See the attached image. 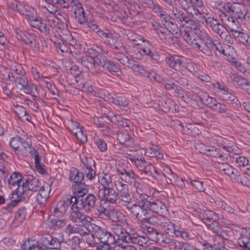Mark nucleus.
Segmentation results:
<instances>
[{
	"mask_svg": "<svg viewBox=\"0 0 250 250\" xmlns=\"http://www.w3.org/2000/svg\"><path fill=\"white\" fill-rule=\"evenodd\" d=\"M185 28V33L184 35L185 40L193 47L202 50L205 49H214L217 47L213 44L212 41L205 33H203L200 37L195 38L194 34H199L202 32L198 29V25L192 20L187 17L182 24Z\"/></svg>",
	"mask_w": 250,
	"mask_h": 250,
	"instance_id": "1",
	"label": "nucleus"
},
{
	"mask_svg": "<svg viewBox=\"0 0 250 250\" xmlns=\"http://www.w3.org/2000/svg\"><path fill=\"white\" fill-rule=\"evenodd\" d=\"M136 202L129 207V209L138 219L143 222L152 223L151 213L147 210L149 202L147 196L145 194H140L136 196Z\"/></svg>",
	"mask_w": 250,
	"mask_h": 250,
	"instance_id": "2",
	"label": "nucleus"
},
{
	"mask_svg": "<svg viewBox=\"0 0 250 250\" xmlns=\"http://www.w3.org/2000/svg\"><path fill=\"white\" fill-rule=\"evenodd\" d=\"M16 9L21 15L26 17L32 26L38 29L43 33L49 32L48 28L42 23L41 19L37 16L36 11L33 8L28 5L19 3L16 5Z\"/></svg>",
	"mask_w": 250,
	"mask_h": 250,
	"instance_id": "3",
	"label": "nucleus"
},
{
	"mask_svg": "<svg viewBox=\"0 0 250 250\" xmlns=\"http://www.w3.org/2000/svg\"><path fill=\"white\" fill-rule=\"evenodd\" d=\"M48 11L49 12L46 13L44 16L45 21L47 23L48 25L42 22V23L49 29V26L61 29L62 26V24L66 21L65 18L60 13L56 7H53V10H50L48 9ZM49 33V32L47 34Z\"/></svg>",
	"mask_w": 250,
	"mask_h": 250,
	"instance_id": "4",
	"label": "nucleus"
},
{
	"mask_svg": "<svg viewBox=\"0 0 250 250\" xmlns=\"http://www.w3.org/2000/svg\"><path fill=\"white\" fill-rule=\"evenodd\" d=\"M95 197L91 194L86 197H71V202L73 203L74 209L79 208L80 209H84L85 211L89 210L93 208L95 203Z\"/></svg>",
	"mask_w": 250,
	"mask_h": 250,
	"instance_id": "5",
	"label": "nucleus"
},
{
	"mask_svg": "<svg viewBox=\"0 0 250 250\" xmlns=\"http://www.w3.org/2000/svg\"><path fill=\"white\" fill-rule=\"evenodd\" d=\"M72 211L70 214V218L73 222H74L76 225L83 226L86 230L89 229V227L92 225H91V222L92 219L89 216L85 215L82 213L79 208L74 209V206L71 207Z\"/></svg>",
	"mask_w": 250,
	"mask_h": 250,
	"instance_id": "6",
	"label": "nucleus"
},
{
	"mask_svg": "<svg viewBox=\"0 0 250 250\" xmlns=\"http://www.w3.org/2000/svg\"><path fill=\"white\" fill-rule=\"evenodd\" d=\"M164 229L167 234L172 236L181 237L184 240L191 238V236L188 231L172 222L165 223L164 225Z\"/></svg>",
	"mask_w": 250,
	"mask_h": 250,
	"instance_id": "7",
	"label": "nucleus"
},
{
	"mask_svg": "<svg viewBox=\"0 0 250 250\" xmlns=\"http://www.w3.org/2000/svg\"><path fill=\"white\" fill-rule=\"evenodd\" d=\"M244 8L243 7H242ZM244 9V8H243ZM226 12H232L236 18L239 19H243L245 18L247 13L245 9L236 8L235 7L232 8L230 6V3L225 4L224 3L220 2V20L224 23L223 18H226L227 20L229 19L227 15L225 14Z\"/></svg>",
	"mask_w": 250,
	"mask_h": 250,
	"instance_id": "8",
	"label": "nucleus"
},
{
	"mask_svg": "<svg viewBox=\"0 0 250 250\" xmlns=\"http://www.w3.org/2000/svg\"><path fill=\"white\" fill-rule=\"evenodd\" d=\"M221 69L225 73L229 75L230 81L235 85L242 87L244 84L250 85V81L246 80L244 77L237 75L231 68L226 67V65H221Z\"/></svg>",
	"mask_w": 250,
	"mask_h": 250,
	"instance_id": "9",
	"label": "nucleus"
},
{
	"mask_svg": "<svg viewBox=\"0 0 250 250\" xmlns=\"http://www.w3.org/2000/svg\"><path fill=\"white\" fill-rule=\"evenodd\" d=\"M233 143L228 139L220 136V159L228 160L231 158L230 152L233 150Z\"/></svg>",
	"mask_w": 250,
	"mask_h": 250,
	"instance_id": "10",
	"label": "nucleus"
},
{
	"mask_svg": "<svg viewBox=\"0 0 250 250\" xmlns=\"http://www.w3.org/2000/svg\"><path fill=\"white\" fill-rule=\"evenodd\" d=\"M116 58L118 61L125 65L131 68L134 72H138L142 75L146 74L147 72L144 68L138 63H135L133 60L129 59L127 56L122 54H116Z\"/></svg>",
	"mask_w": 250,
	"mask_h": 250,
	"instance_id": "11",
	"label": "nucleus"
},
{
	"mask_svg": "<svg viewBox=\"0 0 250 250\" xmlns=\"http://www.w3.org/2000/svg\"><path fill=\"white\" fill-rule=\"evenodd\" d=\"M92 229L94 230V235L101 243H113L114 237L106 230L102 229L100 227L93 225Z\"/></svg>",
	"mask_w": 250,
	"mask_h": 250,
	"instance_id": "12",
	"label": "nucleus"
},
{
	"mask_svg": "<svg viewBox=\"0 0 250 250\" xmlns=\"http://www.w3.org/2000/svg\"><path fill=\"white\" fill-rule=\"evenodd\" d=\"M31 146V140L29 139H27L26 141L24 142L22 141L21 143V145H20L19 147L17 148L15 153L18 156H25L30 154L34 157L36 155V153H38V152L35 149L32 148Z\"/></svg>",
	"mask_w": 250,
	"mask_h": 250,
	"instance_id": "13",
	"label": "nucleus"
},
{
	"mask_svg": "<svg viewBox=\"0 0 250 250\" xmlns=\"http://www.w3.org/2000/svg\"><path fill=\"white\" fill-rule=\"evenodd\" d=\"M102 212L113 222H120L123 224L126 223L125 218L123 213L110 207L103 208Z\"/></svg>",
	"mask_w": 250,
	"mask_h": 250,
	"instance_id": "14",
	"label": "nucleus"
},
{
	"mask_svg": "<svg viewBox=\"0 0 250 250\" xmlns=\"http://www.w3.org/2000/svg\"><path fill=\"white\" fill-rule=\"evenodd\" d=\"M99 196L102 200H104L110 203H115L118 200L117 194L113 188H110L101 189Z\"/></svg>",
	"mask_w": 250,
	"mask_h": 250,
	"instance_id": "15",
	"label": "nucleus"
},
{
	"mask_svg": "<svg viewBox=\"0 0 250 250\" xmlns=\"http://www.w3.org/2000/svg\"><path fill=\"white\" fill-rule=\"evenodd\" d=\"M166 62L171 67L176 70H180L185 67V58L178 55H171L166 58Z\"/></svg>",
	"mask_w": 250,
	"mask_h": 250,
	"instance_id": "16",
	"label": "nucleus"
},
{
	"mask_svg": "<svg viewBox=\"0 0 250 250\" xmlns=\"http://www.w3.org/2000/svg\"><path fill=\"white\" fill-rule=\"evenodd\" d=\"M229 43L220 42V53L223 55V58L229 62L235 59V50Z\"/></svg>",
	"mask_w": 250,
	"mask_h": 250,
	"instance_id": "17",
	"label": "nucleus"
},
{
	"mask_svg": "<svg viewBox=\"0 0 250 250\" xmlns=\"http://www.w3.org/2000/svg\"><path fill=\"white\" fill-rule=\"evenodd\" d=\"M50 186L45 184L42 186L37 195V204L40 207H43L47 199L49 196L50 192Z\"/></svg>",
	"mask_w": 250,
	"mask_h": 250,
	"instance_id": "18",
	"label": "nucleus"
},
{
	"mask_svg": "<svg viewBox=\"0 0 250 250\" xmlns=\"http://www.w3.org/2000/svg\"><path fill=\"white\" fill-rule=\"evenodd\" d=\"M71 204L72 206L73 204L71 202V198L70 199H67L58 202L54 209L55 216L57 217L62 216L67 212Z\"/></svg>",
	"mask_w": 250,
	"mask_h": 250,
	"instance_id": "19",
	"label": "nucleus"
},
{
	"mask_svg": "<svg viewBox=\"0 0 250 250\" xmlns=\"http://www.w3.org/2000/svg\"><path fill=\"white\" fill-rule=\"evenodd\" d=\"M5 182L8 183L11 188L16 186L23 187L25 182V179H23L22 175L19 172H13L8 178L5 179Z\"/></svg>",
	"mask_w": 250,
	"mask_h": 250,
	"instance_id": "20",
	"label": "nucleus"
},
{
	"mask_svg": "<svg viewBox=\"0 0 250 250\" xmlns=\"http://www.w3.org/2000/svg\"><path fill=\"white\" fill-rule=\"evenodd\" d=\"M99 64L115 76H119L121 74V72L114 63L105 58H103L102 60L99 61Z\"/></svg>",
	"mask_w": 250,
	"mask_h": 250,
	"instance_id": "21",
	"label": "nucleus"
},
{
	"mask_svg": "<svg viewBox=\"0 0 250 250\" xmlns=\"http://www.w3.org/2000/svg\"><path fill=\"white\" fill-rule=\"evenodd\" d=\"M41 243L43 246L49 249H58L61 246V242L57 238H52L50 236L43 237Z\"/></svg>",
	"mask_w": 250,
	"mask_h": 250,
	"instance_id": "22",
	"label": "nucleus"
},
{
	"mask_svg": "<svg viewBox=\"0 0 250 250\" xmlns=\"http://www.w3.org/2000/svg\"><path fill=\"white\" fill-rule=\"evenodd\" d=\"M98 36L103 38L104 41L114 46L116 48L118 47L115 45L117 43V39L118 38V36L116 34H112L111 33L108 32H104L102 30H98L97 32Z\"/></svg>",
	"mask_w": 250,
	"mask_h": 250,
	"instance_id": "23",
	"label": "nucleus"
},
{
	"mask_svg": "<svg viewBox=\"0 0 250 250\" xmlns=\"http://www.w3.org/2000/svg\"><path fill=\"white\" fill-rule=\"evenodd\" d=\"M149 202L148 208L153 212L163 215L167 211L166 207L161 201L155 200L152 202Z\"/></svg>",
	"mask_w": 250,
	"mask_h": 250,
	"instance_id": "24",
	"label": "nucleus"
},
{
	"mask_svg": "<svg viewBox=\"0 0 250 250\" xmlns=\"http://www.w3.org/2000/svg\"><path fill=\"white\" fill-rule=\"evenodd\" d=\"M140 45L141 46V49L146 55L150 56L153 60H157L159 59L158 54L154 51L153 47L148 41L144 40L142 44Z\"/></svg>",
	"mask_w": 250,
	"mask_h": 250,
	"instance_id": "25",
	"label": "nucleus"
},
{
	"mask_svg": "<svg viewBox=\"0 0 250 250\" xmlns=\"http://www.w3.org/2000/svg\"><path fill=\"white\" fill-rule=\"evenodd\" d=\"M26 93L30 94L36 99H38L41 96L45 95V91L41 86H37L34 84L30 83L25 91Z\"/></svg>",
	"mask_w": 250,
	"mask_h": 250,
	"instance_id": "26",
	"label": "nucleus"
},
{
	"mask_svg": "<svg viewBox=\"0 0 250 250\" xmlns=\"http://www.w3.org/2000/svg\"><path fill=\"white\" fill-rule=\"evenodd\" d=\"M171 250H189L190 246L186 242L172 239L167 243Z\"/></svg>",
	"mask_w": 250,
	"mask_h": 250,
	"instance_id": "27",
	"label": "nucleus"
},
{
	"mask_svg": "<svg viewBox=\"0 0 250 250\" xmlns=\"http://www.w3.org/2000/svg\"><path fill=\"white\" fill-rule=\"evenodd\" d=\"M118 175L120 176L121 178L126 182L127 183H130L131 184H134L136 186V182L139 179L138 176L135 175L134 173L131 171H125L124 172H118Z\"/></svg>",
	"mask_w": 250,
	"mask_h": 250,
	"instance_id": "28",
	"label": "nucleus"
},
{
	"mask_svg": "<svg viewBox=\"0 0 250 250\" xmlns=\"http://www.w3.org/2000/svg\"><path fill=\"white\" fill-rule=\"evenodd\" d=\"M41 185L39 180L37 179H34L31 181H28L25 179V182L23 185V188L26 193L27 195L30 190L37 191Z\"/></svg>",
	"mask_w": 250,
	"mask_h": 250,
	"instance_id": "29",
	"label": "nucleus"
},
{
	"mask_svg": "<svg viewBox=\"0 0 250 250\" xmlns=\"http://www.w3.org/2000/svg\"><path fill=\"white\" fill-rule=\"evenodd\" d=\"M235 99V96L229 91L228 87L220 85V100L229 102L234 101Z\"/></svg>",
	"mask_w": 250,
	"mask_h": 250,
	"instance_id": "30",
	"label": "nucleus"
},
{
	"mask_svg": "<svg viewBox=\"0 0 250 250\" xmlns=\"http://www.w3.org/2000/svg\"><path fill=\"white\" fill-rule=\"evenodd\" d=\"M23 188V187L20 186V187H17L15 191L11 194L10 199L12 203H17L27 195Z\"/></svg>",
	"mask_w": 250,
	"mask_h": 250,
	"instance_id": "31",
	"label": "nucleus"
},
{
	"mask_svg": "<svg viewBox=\"0 0 250 250\" xmlns=\"http://www.w3.org/2000/svg\"><path fill=\"white\" fill-rule=\"evenodd\" d=\"M23 250H43L38 241L35 239H27L22 246Z\"/></svg>",
	"mask_w": 250,
	"mask_h": 250,
	"instance_id": "32",
	"label": "nucleus"
},
{
	"mask_svg": "<svg viewBox=\"0 0 250 250\" xmlns=\"http://www.w3.org/2000/svg\"><path fill=\"white\" fill-rule=\"evenodd\" d=\"M195 147L201 153H205L207 155L214 157L218 154L216 149L213 147L206 146L203 144H197Z\"/></svg>",
	"mask_w": 250,
	"mask_h": 250,
	"instance_id": "33",
	"label": "nucleus"
},
{
	"mask_svg": "<svg viewBox=\"0 0 250 250\" xmlns=\"http://www.w3.org/2000/svg\"><path fill=\"white\" fill-rule=\"evenodd\" d=\"M117 189L120 192L123 201L128 202L131 200L127 185L120 184L117 186Z\"/></svg>",
	"mask_w": 250,
	"mask_h": 250,
	"instance_id": "34",
	"label": "nucleus"
},
{
	"mask_svg": "<svg viewBox=\"0 0 250 250\" xmlns=\"http://www.w3.org/2000/svg\"><path fill=\"white\" fill-rule=\"evenodd\" d=\"M145 154L149 157H156L158 159H162L163 154L160 152L158 146L153 145L146 149Z\"/></svg>",
	"mask_w": 250,
	"mask_h": 250,
	"instance_id": "35",
	"label": "nucleus"
},
{
	"mask_svg": "<svg viewBox=\"0 0 250 250\" xmlns=\"http://www.w3.org/2000/svg\"><path fill=\"white\" fill-rule=\"evenodd\" d=\"M83 178V174L80 172L77 169L72 168L70 170L69 180L75 183H81Z\"/></svg>",
	"mask_w": 250,
	"mask_h": 250,
	"instance_id": "36",
	"label": "nucleus"
},
{
	"mask_svg": "<svg viewBox=\"0 0 250 250\" xmlns=\"http://www.w3.org/2000/svg\"><path fill=\"white\" fill-rule=\"evenodd\" d=\"M151 6H153V9L154 11L156 13H158V14L160 16L162 19L165 21L167 24L165 25L168 26L169 24H171L173 26H175L172 21H170V17L168 15H167L166 12L162 10L160 7L158 5H155L153 4V5H151Z\"/></svg>",
	"mask_w": 250,
	"mask_h": 250,
	"instance_id": "37",
	"label": "nucleus"
},
{
	"mask_svg": "<svg viewBox=\"0 0 250 250\" xmlns=\"http://www.w3.org/2000/svg\"><path fill=\"white\" fill-rule=\"evenodd\" d=\"M35 160V167L37 171L42 175L47 173L44 166L40 163L41 155L38 152L33 157Z\"/></svg>",
	"mask_w": 250,
	"mask_h": 250,
	"instance_id": "38",
	"label": "nucleus"
},
{
	"mask_svg": "<svg viewBox=\"0 0 250 250\" xmlns=\"http://www.w3.org/2000/svg\"><path fill=\"white\" fill-rule=\"evenodd\" d=\"M118 139L121 144L128 146H132L134 145L133 139L127 134L120 133L118 135Z\"/></svg>",
	"mask_w": 250,
	"mask_h": 250,
	"instance_id": "39",
	"label": "nucleus"
},
{
	"mask_svg": "<svg viewBox=\"0 0 250 250\" xmlns=\"http://www.w3.org/2000/svg\"><path fill=\"white\" fill-rule=\"evenodd\" d=\"M14 111L20 119L29 121L30 117L27 114L25 109L23 106L21 105L16 106L14 109Z\"/></svg>",
	"mask_w": 250,
	"mask_h": 250,
	"instance_id": "40",
	"label": "nucleus"
},
{
	"mask_svg": "<svg viewBox=\"0 0 250 250\" xmlns=\"http://www.w3.org/2000/svg\"><path fill=\"white\" fill-rule=\"evenodd\" d=\"M99 182L103 186L104 188H110L111 185V178L108 173L102 174L99 177Z\"/></svg>",
	"mask_w": 250,
	"mask_h": 250,
	"instance_id": "41",
	"label": "nucleus"
},
{
	"mask_svg": "<svg viewBox=\"0 0 250 250\" xmlns=\"http://www.w3.org/2000/svg\"><path fill=\"white\" fill-rule=\"evenodd\" d=\"M16 33L18 39L22 41L26 44H30L32 43L31 40L32 37L31 35L26 34L23 31L19 29L17 30Z\"/></svg>",
	"mask_w": 250,
	"mask_h": 250,
	"instance_id": "42",
	"label": "nucleus"
},
{
	"mask_svg": "<svg viewBox=\"0 0 250 250\" xmlns=\"http://www.w3.org/2000/svg\"><path fill=\"white\" fill-rule=\"evenodd\" d=\"M127 37L130 41L132 42L134 44L136 45H142V42H143L144 40H145L140 35L131 32L127 34Z\"/></svg>",
	"mask_w": 250,
	"mask_h": 250,
	"instance_id": "43",
	"label": "nucleus"
},
{
	"mask_svg": "<svg viewBox=\"0 0 250 250\" xmlns=\"http://www.w3.org/2000/svg\"><path fill=\"white\" fill-rule=\"evenodd\" d=\"M220 31L221 33H220V37L222 40L226 42V43H231L232 40L231 35L228 30L225 28L224 26H222L220 28Z\"/></svg>",
	"mask_w": 250,
	"mask_h": 250,
	"instance_id": "44",
	"label": "nucleus"
},
{
	"mask_svg": "<svg viewBox=\"0 0 250 250\" xmlns=\"http://www.w3.org/2000/svg\"><path fill=\"white\" fill-rule=\"evenodd\" d=\"M228 168L226 169L225 171L223 172L225 175H228L229 177L233 179H236L237 177L240 176V172L233 168L231 166L228 167Z\"/></svg>",
	"mask_w": 250,
	"mask_h": 250,
	"instance_id": "45",
	"label": "nucleus"
},
{
	"mask_svg": "<svg viewBox=\"0 0 250 250\" xmlns=\"http://www.w3.org/2000/svg\"><path fill=\"white\" fill-rule=\"evenodd\" d=\"M94 142L100 151L104 152L107 150L106 143L98 136L94 138Z\"/></svg>",
	"mask_w": 250,
	"mask_h": 250,
	"instance_id": "46",
	"label": "nucleus"
},
{
	"mask_svg": "<svg viewBox=\"0 0 250 250\" xmlns=\"http://www.w3.org/2000/svg\"><path fill=\"white\" fill-rule=\"evenodd\" d=\"M73 133L75 134L76 138L83 143L87 141V136L84 133L82 127L77 128V130L75 131L73 129Z\"/></svg>",
	"mask_w": 250,
	"mask_h": 250,
	"instance_id": "47",
	"label": "nucleus"
},
{
	"mask_svg": "<svg viewBox=\"0 0 250 250\" xmlns=\"http://www.w3.org/2000/svg\"><path fill=\"white\" fill-rule=\"evenodd\" d=\"M238 245L243 249V250H250V242L246 237L239 238L237 241Z\"/></svg>",
	"mask_w": 250,
	"mask_h": 250,
	"instance_id": "48",
	"label": "nucleus"
},
{
	"mask_svg": "<svg viewBox=\"0 0 250 250\" xmlns=\"http://www.w3.org/2000/svg\"><path fill=\"white\" fill-rule=\"evenodd\" d=\"M22 142V140L21 138L18 137H13L10 140L9 145L15 152L17 148L19 147L20 145H21Z\"/></svg>",
	"mask_w": 250,
	"mask_h": 250,
	"instance_id": "49",
	"label": "nucleus"
},
{
	"mask_svg": "<svg viewBox=\"0 0 250 250\" xmlns=\"http://www.w3.org/2000/svg\"><path fill=\"white\" fill-rule=\"evenodd\" d=\"M50 223L52 227L55 226L56 228H61L66 225L67 220L65 219H51L50 220Z\"/></svg>",
	"mask_w": 250,
	"mask_h": 250,
	"instance_id": "50",
	"label": "nucleus"
},
{
	"mask_svg": "<svg viewBox=\"0 0 250 250\" xmlns=\"http://www.w3.org/2000/svg\"><path fill=\"white\" fill-rule=\"evenodd\" d=\"M26 210L24 208L19 209L15 214V221L21 223L25 219Z\"/></svg>",
	"mask_w": 250,
	"mask_h": 250,
	"instance_id": "51",
	"label": "nucleus"
},
{
	"mask_svg": "<svg viewBox=\"0 0 250 250\" xmlns=\"http://www.w3.org/2000/svg\"><path fill=\"white\" fill-rule=\"evenodd\" d=\"M66 42L70 45L73 46L75 48L79 49L81 48V45L77 42L71 35H68L66 38Z\"/></svg>",
	"mask_w": 250,
	"mask_h": 250,
	"instance_id": "52",
	"label": "nucleus"
},
{
	"mask_svg": "<svg viewBox=\"0 0 250 250\" xmlns=\"http://www.w3.org/2000/svg\"><path fill=\"white\" fill-rule=\"evenodd\" d=\"M235 162L237 164L239 167H245L247 166L249 163V160L244 156H237L236 158H233Z\"/></svg>",
	"mask_w": 250,
	"mask_h": 250,
	"instance_id": "53",
	"label": "nucleus"
},
{
	"mask_svg": "<svg viewBox=\"0 0 250 250\" xmlns=\"http://www.w3.org/2000/svg\"><path fill=\"white\" fill-rule=\"evenodd\" d=\"M175 92L178 97L183 98L186 102H188V99L190 98V95L184 91L180 87H176Z\"/></svg>",
	"mask_w": 250,
	"mask_h": 250,
	"instance_id": "54",
	"label": "nucleus"
},
{
	"mask_svg": "<svg viewBox=\"0 0 250 250\" xmlns=\"http://www.w3.org/2000/svg\"><path fill=\"white\" fill-rule=\"evenodd\" d=\"M232 65L235 67L237 70L239 71L240 72L244 73L246 72L247 69L245 66V64L242 63L239 61H235L231 62Z\"/></svg>",
	"mask_w": 250,
	"mask_h": 250,
	"instance_id": "55",
	"label": "nucleus"
},
{
	"mask_svg": "<svg viewBox=\"0 0 250 250\" xmlns=\"http://www.w3.org/2000/svg\"><path fill=\"white\" fill-rule=\"evenodd\" d=\"M173 14L175 17L179 20L181 22V24H182L185 19L187 18L184 15L182 11L176 8H173Z\"/></svg>",
	"mask_w": 250,
	"mask_h": 250,
	"instance_id": "56",
	"label": "nucleus"
},
{
	"mask_svg": "<svg viewBox=\"0 0 250 250\" xmlns=\"http://www.w3.org/2000/svg\"><path fill=\"white\" fill-rule=\"evenodd\" d=\"M186 11L189 14L192 15L193 17H196V18L198 17L200 18L201 15V12L191 4L189 5V7ZM199 19L200 20V18Z\"/></svg>",
	"mask_w": 250,
	"mask_h": 250,
	"instance_id": "57",
	"label": "nucleus"
},
{
	"mask_svg": "<svg viewBox=\"0 0 250 250\" xmlns=\"http://www.w3.org/2000/svg\"><path fill=\"white\" fill-rule=\"evenodd\" d=\"M239 41L243 43L244 45L250 46V38L248 35L244 32H242L239 39Z\"/></svg>",
	"mask_w": 250,
	"mask_h": 250,
	"instance_id": "58",
	"label": "nucleus"
},
{
	"mask_svg": "<svg viewBox=\"0 0 250 250\" xmlns=\"http://www.w3.org/2000/svg\"><path fill=\"white\" fill-rule=\"evenodd\" d=\"M95 238L96 237L94 235V230H93L92 233H87L86 235L85 241L88 245L93 247L95 246L96 243Z\"/></svg>",
	"mask_w": 250,
	"mask_h": 250,
	"instance_id": "59",
	"label": "nucleus"
},
{
	"mask_svg": "<svg viewBox=\"0 0 250 250\" xmlns=\"http://www.w3.org/2000/svg\"><path fill=\"white\" fill-rule=\"evenodd\" d=\"M66 231L68 233H74L78 232L81 235H84V234L86 233V232L85 231H83L80 230H79L78 229L75 228V227H73L72 225L70 224L67 226L66 228Z\"/></svg>",
	"mask_w": 250,
	"mask_h": 250,
	"instance_id": "60",
	"label": "nucleus"
},
{
	"mask_svg": "<svg viewBox=\"0 0 250 250\" xmlns=\"http://www.w3.org/2000/svg\"><path fill=\"white\" fill-rule=\"evenodd\" d=\"M16 83L21 86V88H22L24 92L26 90V88H27V87L29 85L26 79L21 77L17 78L16 80Z\"/></svg>",
	"mask_w": 250,
	"mask_h": 250,
	"instance_id": "61",
	"label": "nucleus"
},
{
	"mask_svg": "<svg viewBox=\"0 0 250 250\" xmlns=\"http://www.w3.org/2000/svg\"><path fill=\"white\" fill-rule=\"evenodd\" d=\"M220 204L221 203V208L226 212L229 213H233L234 209L230 206H229L225 201H222V199H220Z\"/></svg>",
	"mask_w": 250,
	"mask_h": 250,
	"instance_id": "62",
	"label": "nucleus"
},
{
	"mask_svg": "<svg viewBox=\"0 0 250 250\" xmlns=\"http://www.w3.org/2000/svg\"><path fill=\"white\" fill-rule=\"evenodd\" d=\"M190 183L199 191L202 192L204 190V187L202 182L198 180H193L191 181Z\"/></svg>",
	"mask_w": 250,
	"mask_h": 250,
	"instance_id": "63",
	"label": "nucleus"
},
{
	"mask_svg": "<svg viewBox=\"0 0 250 250\" xmlns=\"http://www.w3.org/2000/svg\"><path fill=\"white\" fill-rule=\"evenodd\" d=\"M237 181L240 183L242 185L246 186H250V180L245 176L243 175L239 177H237L236 179Z\"/></svg>",
	"mask_w": 250,
	"mask_h": 250,
	"instance_id": "64",
	"label": "nucleus"
}]
</instances>
